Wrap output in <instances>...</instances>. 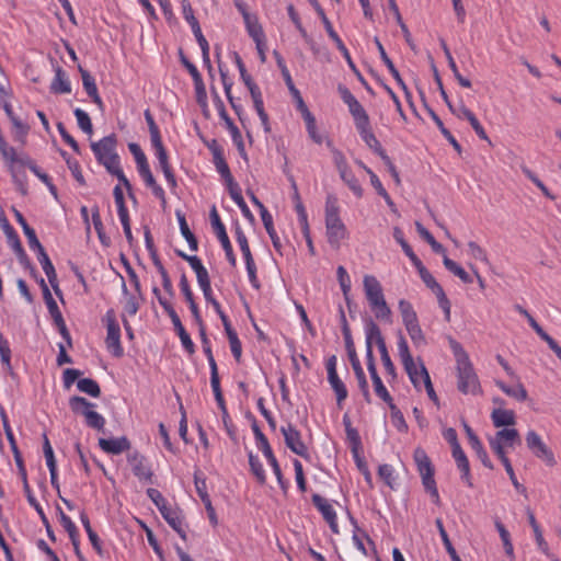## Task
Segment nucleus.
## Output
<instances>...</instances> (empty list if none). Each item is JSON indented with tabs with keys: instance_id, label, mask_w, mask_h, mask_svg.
<instances>
[{
	"instance_id": "obj_1",
	"label": "nucleus",
	"mask_w": 561,
	"mask_h": 561,
	"mask_svg": "<svg viewBox=\"0 0 561 561\" xmlns=\"http://www.w3.org/2000/svg\"><path fill=\"white\" fill-rule=\"evenodd\" d=\"M450 347L456 359L458 390L463 394H479L481 392L480 381L467 352L455 340L450 341Z\"/></svg>"
},
{
	"instance_id": "obj_2",
	"label": "nucleus",
	"mask_w": 561,
	"mask_h": 561,
	"mask_svg": "<svg viewBox=\"0 0 561 561\" xmlns=\"http://www.w3.org/2000/svg\"><path fill=\"white\" fill-rule=\"evenodd\" d=\"M363 286L375 317L381 320H390L391 309L385 299L380 282L373 275H365Z\"/></svg>"
},
{
	"instance_id": "obj_3",
	"label": "nucleus",
	"mask_w": 561,
	"mask_h": 561,
	"mask_svg": "<svg viewBox=\"0 0 561 561\" xmlns=\"http://www.w3.org/2000/svg\"><path fill=\"white\" fill-rule=\"evenodd\" d=\"M325 228L328 242L332 247L339 248L341 241L346 238L347 230L340 218L337 201L333 196H328L325 202Z\"/></svg>"
},
{
	"instance_id": "obj_4",
	"label": "nucleus",
	"mask_w": 561,
	"mask_h": 561,
	"mask_svg": "<svg viewBox=\"0 0 561 561\" xmlns=\"http://www.w3.org/2000/svg\"><path fill=\"white\" fill-rule=\"evenodd\" d=\"M417 471L422 478L424 489L431 494L435 504H439V494L434 479V469L425 450L417 447L413 453Z\"/></svg>"
},
{
	"instance_id": "obj_5",
	"label": "nucleus",
	"mask_w": 561,
	"mask_h": 561,
	"mask_svg": "<svg viewBox=\"0 0 561 561\" xmlns=\"http://www.w3.org/2000/svg\"><path fill=\"white\" fill-rule=\"evenodd\" d=\"M91 149L98 162L102 164L107 172L119 165V157L116 153L115 135H110L103 137L98 142H92Z\"/></svg>"
},
{
	"instance_id": "obj_6",
	"label": "nucleus",
	"mask_w": 561,
	"mask_h": 561,
	"mask_svg": "<svg viewBox=\"0 0 561 561\" xmlns=\"http://www.w3.org/2000/svg\"><path fill=\"white\" fill-rule=\"evenodd\" d=\"M197 325L199 328V334L202 337L203 351L207 357L209 368H210V385H211V389H213V392L215 396V400H216L218 407H220L224 410V412L226 413V403H225L224 396H222L221 388H220L218 367H217L216 360H215L213 352H211L210 342L206 335L204 322L202 321L201 324H197Z\"/></svg>"
},
{
	"instance_id": "obj_7",
	"label": "nucleus",
	"mask_w": 561,
	"mask_h": 561,
	"mask_svg": "<svg viewBox=\"0 0 561 561\" xmlns=\"http://www.w3.org/2000/svg\"><path fill=\"white\" fill-rule=\"evenodd\" d=\"M69 407L73 413L81 414L84 417L85 424L89 427L98 431L104 428L105 419L93 410L95 407L94 403L88 401L83 397L73 396L69 399Z\"/></svg>"
},
{
	"instance_id": "obj_8",
	"label": "nucleus",
	"mask_w": 561,
	"mask_h": 561,
	"mask_svg": "<svg viewBox=\"0 0 561 561\" xmlns=\"http://www.w3.org/2000/svg\"><path fill=\"white\" fill-rule=\"evenodd\" d=\"M399 311L402 317V322L415 346L425 344V336L419 324L417 314L414 311L411 302L405 299L399 300Z\"/></svg>"
},
{
	"instance_id": "obj_9",
	"label": "nucleus",
	"mask_w": 561,
	"mask_h": 561,
	"mask_svg": "<svg viewBox=\"0 0 561 561\" xmlns=\"http://www.w3.org/2000/svg\"><path fill=\"white\" fill-rule=\"evenodd\" d=\"M42 290H43V297L45 300V304L47 306L48 312L50 317L54 320L55 325L57 327L60 335L62 339L67 342L68 346H72V340L69 330L67 329L66 322L64 320V317L61 314V311L59 310L56 300L53 298L51 293L46 285L44 278L39 282Z\"/></svg>"
},
{
	"instance_id": "obj_10",
	"label": "nucleus",
	"mask_w": 561,
	"mask_h": 561,
	"mask_svg": "<svg viewBox=\"0 0 561 561\" xmlns=\"http://www.w3.org/2000/svg\"><path fill=\"white\" fill-rule=\"evenodd\" d=\"M105 321L107 331L105 339L106 346L115 357H121L123 355V347L121 344V329L113 310H108L106 312Z\"/></svg>"
},
{
	"instance_id": "obj_11",
	"label": "nucleus",
	"mask_w": 561,
	"mask_h": 561,
	"mask_svg": "<svg viewBox=\"0 0 561 561\" xmlns=\"http://www.w3.org/2000/svg\"><path fill=\"white\" fill-rule=\"evenodd\" d=\"M210 224H211V227H213L218 240L220 241V243L222 245V249L226 253L227 260L229 261V263L232 266H236L237 261H236V256L233 254L232 245L230 243V240L226 232V228H225L224 224L221 222L220 217H219L215 206H213V208L210 210Z\"/></svg>"
},
{
	"instance_id": "obj_12",
	"label": "nucleus",
	"mask_w": 561,
	"mask_h": 561,
	"mask_svg": "<svg viewBox=\"0 0 561 561\" xmlns=\"http://www.w3.org/2000/svg\"><path fill=\"white\" fill-rule=\"evenodd\" d=\"M280 433L284 436L286 446L296 455L308 458V448L301 439L300 432L293 425L287 424L280 427Z\"/></svg>"
},
{
	"instance_id": "obj_13",
	"label": "nucleus",
	"mask_w": 561,
	"mask_h": 561,
	"mask_svg": "<svg viewBox=\"0 0 561 561\" xmlns=\"http://www.w3.org/2000/svg\"><path fill=\"white\" fill-rule=\"evenodd\" d=\"M526 444L537 458L543 460L548 466L556 465V459L552 451L548 448V446L535 431H529L527 433Z\"/></svg>"
},
{
	"instance_id": "obj_14",
	"label": "nucleus",
	"mask_w": 561,
	"mask_h": 561,
	"mask_svg": "<svg viewBox=\"0 0 561 561\" xmlns=\"http://www.w3.org/2000/svg\"><path fill=\"white\" fill-rule=\"evenodd\" d=\"M127 461L131 467L133 473L140 481L152 482L153 472L144 455L134 450L127 455Z\"/></svg>"
},
{
	"instance_id": "obj_15",
	"label": "nucleus",
	"mask_w": 561,
	"mask_h": 561,
	"mask_svg": "<svg viewBox=\"0 0 561 561\" xmlns=\"http://www.w3.org/2000/svg\"><path fill=\"white\" fill-rule=\"evenodd\" d=\"M420 277L424 282V284L435 294V296L437 297V300H438V304H439L440 308L445 312L446 319L449 320L450 302H449L448 298L446 297L442 286L436 282V279L427 271V268L425 271H421Z\"/></svg>"
},
{
	"instance_id": "obj_16",
	"label": "nucleus",
	"mask_w": 561,
	"mask_h": 561,
	"mask_svg": "<svg viewBox=\"0 0 561 561\" xmlns=\"http://www.w3.org/2000/svg\"><path fill=\"white\" fill-rule=\"evenodd\" d=\"M163 310L168 313V316L170 317L173 325H174V330L176 331L180 340H181V343L183 345V347L190 353V354H193L195 352V346H194V343L193 341L191 340V336L188 335V333L185 331L182 322H181V319L180 317L178 316V313L175 312L174 308L172 307V305H165L163 304Z\"/></svg>"
},
{
	"instance_id": "obj_17",
	"label": "nucleus",
	"mask_w": 561,
	"mask_h": 561,
	"mask_svg": "<svg viewBox=\"0 0 561 561\" xmlns=\"http://www.w3.org/2000/svg\"><path fill=\"white\" fill-rule=\"evenodd\" d=\"M312 503L318 508V511L322 514L325 522L329 524L332 533L339 534V525L336 513L332 506V504L319 494L312 495Z\"/></svg>"
},
{
	"instance_id": "obj_18",
	"label": "nucleus",
	"mask_w": 561,
	"mask_h": 561,
	"mask_svg": "<svg viewBox=\"0 0 561 561\" xmlns=\"http://www.w3.org/2000/svg\"><path fill=\"white\" fill-rule=\"evenodd\" d=\"M160 513L167 523L180 535V537L183 540H186V533L181 512L171 506H163V510H161Z\"/></svg>"
},
{
	"instance_id": "obj_19",
	"label": "nucleus",
	"mask_w": 561,
	"mask_h": 561,
	"mask_svg": "<svg viewBox=\"0 0 561 561\" xmlns=\"http://www.w3.org/2000/svg\"><path fill=\"white\" fill-rule=\"evenodd\" d=\"M99 446L107 454L119 455L130 448V443L125 436L118 438H100Z\"/></svg>"
},
{
	"instance_id": "obj_20",
	"label": "nucleus",
	"mask_w": 561,
	"mask_h": 561,
	"mask_svg": "<svg viewBox=\"0 0 561 561\" xmlns=\"http://www.w3.org/2000/svg\"><path fill=\"white\" fill-rule=\"evenodd\" d=\"M213 158H214L213 161L216 167V170L224 179V181L227 185V188L237 184V182L234 181V179L230 172L229 165L227 164V162L225 160L222 151L219 148H215L213 150Z\"/></svg>"
},
{
	"instance_id": "obj_21",
	"label": "nucleus",
	"mask_w": 561,
	"mask_h": 561,
	"mask_svg": "<svg viewBox=\"0 0 561 561\" xmlns=\"http://www.w3.org/2000/svg\"><path fill=\"white\" fill-rule=\"evenodd\" d=\"M37 259H38V262L42 265L43 271L45 272L53 289L55 290V293L57 295H59L60 289L57 284V274H56L55 267L44 248H41L39 251L37 252Z\"/></svg>"
},
{
	"instance_id": "obj_22",
	"label": "nucleus",
	"mask_w": 561,
	"mask_h": 561,
	"mask_svg": "<svg viewBox=\"0 0 561 561\" xmlns=\"http://www.w3.org/2000/svg\"><path fill=\"white\" fill-rule=\"evenodd\" d=\"M9 443H10L11 449H12L13 455H14V460H15L16 466L19 468V473H20L21 479L23 481L24 493L26 495V499H28V495H33V493H32V490H31L30 484L27 482L26 469L24 467L23 459H22V456H21V454L19 451V448H18V445H16V442H15L13 433H9Z\"/></svg>"
},
{
	"instance_id": "obj_23",
	"label": "nucleus",
	"mask_w": 561,
	"mask_h": 561,
	"mask_svg": "<svg viewBox=\"0 0 561 561\" xmlns=\"http://www.w3.org/2000/svg\"><path fill=\"white\" fill-rule=\"evenodd\" d=\"M180 288H181V291H182L185 300L188 304L190 310L192 312V316H193L196 324H201L202 316H201L199 309L194 300V295L190 287V284H188V280H187L185 274H182V276L180 278Z\"/></svg>"
},
{
	"instance_id": "obj_24",
	"label": "nucleus",
	"mask_w": 561,
	"mask_h": 561,
	"mask_svg": "<svg viewBox=\"0 0 561 561\" xmlns=\"http://www.w3.org/2000/svg\"><path fill=\"white\" fill-rule=\"evenodd\" d=\"M79 71L81 73L82 84L87 94L92 99V102L95 103L99 106V108L102 110L104 104L99 95L94 78L89 73V71H87L82 67H79Z\"/></svg>"
},
{
	"instance_id": "obj_25",
	"label": "nucleus",
	"mask_w": 561,
	"mask_h": 561,
	"mask_svg": "<svg viewBox=\"0 0 561 561\" xmlns=\"http://www.w3.org/2000/svg\"><path fill=\"white\" fill-rule=\"evenodd\" d=\"M453 457L457 463L458 469L461 471V479L469 488H472L473 483L471 480L469 461L460 446H456V448H454Z\"/></svg>"
},
{
	"instance_id": "obj_26",
	"label": "nucleus",
	"mask_w": 561,
	"mask_h": 561,
	"mask_svg": "<svg viewBox=\"0 0 561 561\" xmlns=\"http://www.w3.org/2000/svg\"><path fill=\"white\" fill-rule=\"evenodd\" d=\"M50 91L55 94H67L71 92V84L68 76L60 67L55 69V77L50 83Z\"/></svg>"
},
{
	"instance_id": "obj_27",
	"label": "nucleus",
	"mask_w": 561,
	"mask_h": 561,
	"mask_svg": "<svg viewBox=\"0 0 561 561\" xmlns=\"http://www.w3.org/2000/svg\"><path fill=\"white\" fill-rule=\"evenodd\" d=\"M359 136L363 141L375 153H377L381 159L387 156L386 151L381 147L379 140L374 135L370 123L357 129Z\"/></svg>"
},
{
	"instance_id": "obj_28",
	"label": "nucleus",
	"mask_w": 561,
	"mask_h": 561,
	"mask_svg": "<svg viewBox=\"0 0 561 561\" xmlns=\"http://www.w3.org/2000/svg\"><path fill=\"white\" fill-rule=\"evenodd\" d=\"M365 334H366V351L367 350L373 351L374 342L377 344L378 348L386 345L385 339L381 334L379 327L373 320H369L366 323Z\"/></svg>"
},
{
	"instance_id": "obj_29",
	"label": "nucleus",
	"mask_w": 561,
	"mask_h": 561,
	"mask_svg": "<svg viewBox=\"0 0 561 561\" xmlns=\"http://www.w3.org/2000/svg\"><path fill=\"white\" fill-rule=\"evenodd\" d=\"M243 20L249 35L255 42L257 50H261V44H263L264 39V32L262 26L257 22V19L255 16H252L251 14H245V18H243Z\"/></svg>"
},
{
	"instance_id": "obj_30",
	"label": "nucleus",
	"mask_w": 561,
	"mask_h": 561,
	"mask_svg": "<svg viewBox=\"0 0 561 561\" xmlns=\"http://www.w3.org/2000/svg\"><path fill=\"white\" fill-rule=\"evenodd\" d=\"M495 427L512 426L515 424V413L512 410L495 409L491 414Z\"/></svg>"
},
{
	"instance_id": "obj_31",
	"label": "nucleus",
	"mask_w": 561,
	"mask_h": 561,
	"mask_svg": "<svg viewBox=\"0 0 561 561\" xmlns=\"http://www.w3.org/2000/svg\"><path fill=\"white\" fill-rule=\"evenodd\" d=\"M495 385L508 397L516 399L517 401H525L528 398L527 390L525 387L517 381L515 386H507L505 382L501 380H495Z\"/></svg>"
},
{
	"instance_id": "obj_32",
	"label": "nucleus",
	"mask_w": 561,
	"mask_h": 561,
	"mask_svg": "<svg viewBox=\"0 0 561 561\" xmlns=\"http://www.w3.org/2000/svg\"><path fill=\"white\" fill-rule=\"evenodd\" d=\"M228 192H229V195L230 197L233 199V202L238 205V207L240 208L242 215L250 221V222H254V216L253 214L251 213V210L249 209L248 205L245 204L243 197H242V194H241V188L239 186V184H234L232 185L231 187L228 188Z\"/></svg>"
},
{
	"instance_id": "obj_33",
	"label": "nucleus",
	"mask_w": 561,
	"mask_h": 561,
	"mask_svg": "<svg viewBox=\"0 0 561 561\" xmlns=\"http://www.w3.org/2000/svg\"><path fill=\"white\" fill-rule=\"evenodd\" d=\"M375 43H376V46L378 48V51L380 54V57L382 59V61L385 62V65L387 66V68L389 69L390 73L392 75V77L394 78V80L398 82V84L403 89V90H407V85L405 83L403 82L399 71L397 70V68L394 67L393 62L391 61V59L388 57L382 44L380 43V41L378 38H375Z\"/></svg>"
},
{
	"instance_id": "obj_34",
	"label": "nucleus",
	"mask_w": 561,
	"mask_h": 561,
	"mask_svg": "<svg viewBox=\"0 0 561 561\" xmlns=\"http://www.w3.org/2000/svg\"><path fill=\"white\" fill-rule=\"evenodd\" d=\"M491 438L508 447L514 446L516 443H520L519 433L515 428H503Z\"/></svg>"
},
{
	"instance_id": "obj_35",
	"label": "nucleus",
	"mask_w": 561,
	"mask_h": 561,
	"mask_svg": "<svg viewBox=\"0 0 561 561\" xmlns=\"http://www.w3.org/2000/svg\"><path fill=\"white\" fill-rule=\"evenodd\" d=\"M176 218L179 221L180 230L184 239L187 241L188 247L192 251H197L198 242L186 222L185 216L181 211H176Z\"/></svg>"
},
{
	"instance_id": "obj_36",
	"label": "nucleus",
	"mask_w": 561,
	"mask_h": 561,
	"mask_svg": "<svg viewBox=\"0 0 561 561\" xmlns=\"http://www.w3.org/2000/svg\"><path fill=\"white\" fill-rule=\"evenodd\" d=\"M348 111L354 119L356 129L370 123L367 112L358 101L348 105Z\"/></svg>"
},
{
	"instance_id": "obj_37",
	"label": "nucleus",
	"mask_w": 561,
	"mask_h": 561,
	"mask_svg": "<svg viewBox=\"0 0 561 561\" xmlns=\"http://www.w3.org/2000/svg\"><path fill=\"white\" fill-rule=\"evenodd\" d=\"M435 525L439 531L443 543H444L446 551L448 552L451 561H461L460 557L458 556L457 551L455 550V548L451 545V541L448 537L447 531L445 530L443 520L440 518H437L435 520Z\"/></svg>"
},
{
	"instance_id": "obj_38",
	"label": "nucleus",
	"mask_w": 561,
	"mask_h": 561,
	"mask_svg": "<svg viewBox=\"0 0 561 561\" xmlns=\"http://www.w3.org/2000/svg\"><path fill=\"white\" fill-rule=\"evenodd\" d=\"M342 181L348 186V188L357 196H363V188L356 179L351 168L339 173Z\"/></svg>"
},
{
	"instance_id": "obj_39",
	"label": "nucleus",
	"mask_w": 561,
	"mask_h": 561,
	"mask_svg": "<svg viewBox=\"0 0 561 561\" xmlns=\"http://www.w3.org/2000/svg\"><path fill=\"white\" fill-rule=\"evenodd\" d=\"M77 388L79 391L84 392L93 398L101 396V388L99 383L91 378H82L77 381Z\"/></svg>"
},
{
	"instance_id": "obj_40",
	"label": "nucleus",
	"mask_w": 561,
	"mask_h": 561,
	"mask_svg": "<svg viewBox=\"0 0 561 561\" xmlns=\"http://www.w3.org/2000/svg\"><path fill=\"white\" fill-rule=\"evenodd\" d=\"M443 263H444V266L449 272H451L454 275L459 277L463 283H466V284L472 283V278L470 277V275L460 265H458L455 261L449 259L447 255H445L443 257Z\"/></svg>"
},
{
	"instance_id": "obj_41",
	"label": "nucleus",
	"mask_w": 561,
	"mask_h": 561,
	"mask_svg": "<svg viewBox=\"0 0 561 561\" xmlns=\"http://www.w3.org/2000/svg\"><path fill=\"white\" fill-rule=\"evenodd\" d=\"M317 13L321 19L329 37L335 43L336 47L339 48L341 45H344L320 4H317Z\"/></svg>"
},
{
	"instance_id": "obj_42",
	"label": "nucleus",
	"mask_w": 561,
	"mask_h": 561,
	"mask_svg": "<svg viewBox=\"0 0 561 561\" xmlns=\"http://www.w3.org/2000/svg\"><path fill=\"white\" fill-rule=\"evenodd\" d=\"M328 380L336 394L337 405L341 407L342 402L347 398V389L344 382L340 379L339 375L329 376Z\"/></svg>"
},
{
	"instance_id": "obj_43",
	"label": "nucleus",
	"mask_w": 561,
	"mask_h": 561,
	"mask_svg": "<svg viewBox=\"0 0 561 561\" xmlns=\"http://www.w3.org/2000/svg\"><path fill=\"white\" fill-rule=\"evenodd\" d=\"M252 430L256 439L257 448L263 453L265 458L270 456L272 457V455L274 454L266 436L262 433V431L255 423L252 425Z\"/></svg>"
},
{
	"instance_id": "obj_44",
	"label": "nucleus",
	"mask_w": 561,
	"mask_h": 561,
	"mask_svg": "<svg viewBox=\"0 0 561 561\" xmlns=\"http://www.w3.org/2000/svg\"><path fill=\"white\" fill-rule=\"evenodd\" d=\"M343 424L345 426V432H346V436H347V439L351 442L352 444V451L353 453H356V450L358 449V447L360 446V437H359V434L357 432V430H355L353 426H352V423H351V420L348 419L347 415H344L343 417Z\"/></svg>"
},
{
	"instance_id": "obj_45",
	"label": "nucleus",
	"mask_w": 561,
	"mask_h": 561,
	"mask_svg": "<svg viewBox=\"0 0 561 561\" xmlns=\"http://www.w3.org/2000/svg\"><path fill=\"white\" fill-rule=\"evenodd\" d=\"M73 114L77 118V123H78V126L79 128L88 134V135H91L93 133V125H92V122H91V118L89 116V114L87 112H84L83 110L81 108H76L73 111Z\"/></svg>"
},
{
	"instance_id": "obj_46",
	"label": "nucleus",
	"mask_w": 561,
	"mask_h": 561,
	"mask_svg": "<svg viewBox=\"0 0 561 561\" xmlns=\"http://www.w3.org/2000/svg\"><path fill=\"white\" fill-rule=\"evenodd\" d=\"M249 465L252 473L255 476L257 482L264 484L266 481L265 471L259 458L253 455L252 451L249 453Z\"/></svg>"
},
{
	"instance_id": "obj_47",
	"label": "nucleus",
	"mask_w": 561,
	"mask_h": 561,
	"mask_svg": "<svg viewBox=\"0 0 561 561\" xmlns=\"http://www.w3.org/2000/svg\"><path fill=\"white\" fill-rule=\"evenodd\" d=\"M420 375L422 376V380L427 392L428 398L436 404H438V397L434 390V387L431 381L430 374L424 366L423 362L420 363Z\"/></svg>"
},
{
	"instance_id": "obj_48",
	"label": "nucleus",
	"mask_w": 561,
	"mask_h": 561,
	"mask_svg": "<svg viewBox=\"0 0 561 561\" xmlns=\"http://www.w3.org/2000/svg\"><path fill=\"white\" fill-rule=\"evenodd\" d=\"M10 122L14 128L13 136L16 141L24 144L25 137L28 133V126L22 122L16 115L10 118Z\"/></svg>"
},
{
	"instance_id": "obj_49",
	"label": "nucleus",
	"mask_w": 561,
	"mask_h": 561,
	"mask_svg": "<svg viewBox=\"0 0 561 561\" xmlns=\"http://www.w3.org/2000/svg\"><path fill=\"white\" fill-rule=\"evenodd\" d=\"M373 381V385H374V389H375V392L376 394L383 401L386 402L390 409H394V404H393V400H392V397L390 396L389 391L387 390V388L383 386L382 383V380L380 377L378 378H375Z\"/></svg>"
},
{
	"instance_id": "obj_50",
	"label": "nucleus",
	"mask_w": 561,
	"mask_h": 561,
	"mask_svg": "<svg viewBox=\"0 0 561 561\" xmlns=\"http://www.w3.org/2000/svg\"><path fill=\"white\" fill-rule=\"evenodd\" d=\"M528 519H529V524H530V526H531V528L534 530L538 548L542 552H547L548 551V543L543 539L542 533H541L540 527H539V525H538V523H537V520L535 518V515L530 511L528 512Z\"/></svg>"
},
{
	"instance_id": "obj_51",
	"label": "nucleus",
	"mask_w": 561,
	"mask_h": 561,
	"mask_svg": "<svg viewBox=\"0 0 561 561\" xmlns=\"http://www.w3.org/2000/svg\"><path fill=\"white\" fill-rule=\"evenodd\" d=\"M432 118L436 123L437 127L444 135V137L449 141V144L454 147V149L460 153L461 152V146L456 140V138L451 135V133L444 126L442 119L436 115L435 112H431Z\"/></svg>"
},
{
	"instance_id": "obj_52",
	"label": "nucleus",
	"mask_w": 561,
	"mask_h": 561,
	"mask_svg": "<svg viewBox=\"0 0 561 561\" xmlns=\"http://www.w3.org/2000/svg\"><path fill=\"white\" fill-rule=\"evenodd\" d=\"M1 226L3 228V231L8 238V243L11 245V248L14 250L22 245L20 238L18 233L14 231V229L11 227L9 221L5 217L1 219Z\"/></svg>"
},
{
	"instance_id": "obj_53",
	"label": "nucleus",
	"mask_w": 561,
	"mask_h": 561,
	"mask_svg": "<svg viewBox=\"0 0 561 561\" xmlns=\"http://www.w3.org/2000/svg\"><path fill=\"white\" fill-rule=\"evenodd\" d=\"M470 446L476 451L478 458L483 463V466L489 468V469H492L493 465H492V462H491V460H490V458L488 456V453L483 448L482 443L480 442V439L479 438L478 439L471 438Z\"/></svg>"
},
{
	"instance_id": "obj_54",
	"label": "nucleus",
	"mask_w": 561,
	"mask_h": 561,
	"mask_svg": "<svg viewBox=\"0 0 561 561\" xmlns=\"http://www.w3.org/2000/svg\"><path fill=\"white\" fill-rule=\"evenodd\" d=\"M398 353L403 366L412 364L413 357L410 353L407 340L400 335L398 340Z\"/></svg>"
},
{
	"instance_id": "obj_55",
	"label": "nucleus",
	"mask_w": 561,
	"mask_h": 561,
	"mask_svg": "<svg viewBox=\"0 0 561 561\" xmlns=\"http://www.w3.org/2000/svg\"><path fill=\"white\" fill-rule=\"evenodd\" d=\"M523 173L542 192V194L550 198L554 199V195L550 193V191L547 188V186L539 180V178L527 167L522 168Z\"/></svg>"
},
{
	"instance_id": "obj_56",
	"label": "nucleus",
	"mask_w": 561,
	"mask_h": 561,
	"mask_svg": "<svg viewBox=\"0 0 561 561\" xmlns=\"http://www.w3.org/2000/svg\"><path fill=\"white\" fill-rule=\"evenodd\" d=\"M236 240L240 247L244 260L252 259L253 256L248 243V239L239 226L236 228Z\"/></svg>"
},
{
	"instance_id": "obj_57",
	"label": "nucleus",
	"mask_w": 561,
	"mask_h": 561,
	"mask_svg": "<svg viewBox=\"0 0 561 561\" xmlns=\"http://www.w3.org/2000/svg\"><path fill=\"white\" fill-rule=\"evenodd\" d=\"M59 518L62 527L68 533L71 542L76 543V536L78 535L77 527L69 516H67L61 510H59Z\"/></svg>"
},
{
	"instance_id": "obj_58",
	"label": "nucleus",
	"mask_w": 561,
	"mask_h": 561,
	"mask_svg": "<svg viewBox=\"0 0 561 561\" xmlns=\"http://www.w3.org/2000/svg\"><path fill=\"white\" fill-rule=\"evenodd\" d=\"M123 293L126 296V301L124 305V310L129 316H135L139 309V302L134 296L128 295V290L126 284L123 282Z\"/></svg>"
},
{
	"instance_id": "obj_59",
	"label": "nucleus",
	"mask_w": 561,
	"mask_h": 561,
	"mask_svg": "<svg viewBox=\"0 0 561 561\" xmlns=\"http://www.w3.org/2000/svg\"><path fill=\"white\" fill-rule=\"evenodd\" d=\"M380 352L381 362L383 364L385 370L388 375H390L392 378L397 377L396 367L389 356L387 346H381L378 348Z\"/></svg>"
},
{
	"instance_id": "obj_60",
	"label": "nucleus",
	"mask_w": 561,
	"mask_h": 561,
	"mask_svg": "<svg viewBox=\"0 0 561 561\" xmlns=\"http://www.w3.org/2000/svg\"><path fill=\"white\" fill-rule=\"evenodd\" d=\"M468 251L469 255L474 260L489 263L486 251L482 249L477 242L470 241L468 242Z\"/></svg>"
},
{
	"instance_id": "obj_61",
	"label": "nucleus",
	"mask_w": 561,
	"mask_h": 561,
	"mask_svg": "<svg viewBox=\"0 0 561 561\" xmlns=\"http://www.w3.org/2000/svg\"><path fill=\"white\" fill-rule=\"evenodd\" d=\"M378 476L389 488L394 485L393 468L390 465H381L378 468Z\"/></svg>"
},
{
	"instance_id": "obj_62",
	"label": "nucleus",
	"mask_w": 561,
	"mask_h": 561,
	"mask_svg": "<svg viewBox=\"0 0 561 561\" xmlns=\"http://www.w3.org/2000/svg\"><path fill=\"white\" fill-rule=\"evenodd\" d=\"M144 114H145V119L149 127L150 140H151V142H158V140L161 139L159 128H158L149 110H146Z\"/></svg>"
},
{
	"instance_id": "obj_63",
	"label": "nucleus",
	"mask_w": 561,
	"mask_h": 561,
	"mask_svg": "<svg viewBox=\"0 0 561 561\" xmlns=\"http://www.w3.org/2000/svg\"><path fill=\"white\" fill-rule=\"evenodd\" d=\"M57 129H58V131H59V134H60V136H61L62 140H64L67 145H69V146L72 148V150H73V151H76L77 153H79V152H80V148H79L78 142H77V141H76V139H75V138H73V137H72V136H71V135L66 130V127H65V125H64L61 122H59V123L57 124Z\"/></svg>"
},
{
	"instance_id": "obj_64",
	"label": "nucleus",
	"mask_w": 561,
	"mask_h": 561,
	"mask_svg": "<svg viewBox=\"0 0 561 561\" xmlns=\"http://www.w3.org/2000/svg\"><path fill=\"white\" fill-rule=\"evenodd\" d=\"M82 375V371L75 368H67L62 374L64 387L69 389L73 382Z\"/></svg>"
}]
</instances>
